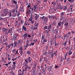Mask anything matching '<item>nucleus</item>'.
I'll use <instances>...</instances> for the list:
<instances>
[{
	"label": "nucleus",
	"mask_w": 75,
	"mask_h": 75,
	"mask_svg": "<svg viewBox=\"0 0 75 75\" xmlns=\"http://www.w3.org/2000/svg\"><path fill=\"white\" fill-rule=\"evenodd\" d=\"M32 60V58L29 57L28 58L26 59L25 60V63H26V64H28V62H31Z\"/></svg>",
	"instance_id": "1"
},
{
	"label": "nucleus",
	"mask_w": 75,
	"mask_h": 75,
	"mask_svg": "<svg viewBox=\"0 0 75 75\" xmlns=\"http://www.w3.org/2000/svg\"><path fill=\"white\" fill-rule=\"evenodd\" d=\"M7 13H8V10L7 9H5L4 10V11L2 13V16L3 17H4V16H7Z\"/></svg>",
	"instance_id": "2"
},
{
	"label": "nucleus",
	"mask_w": 75,
	"mask_h": 75,
	"mask_svg": "<svg viewBox=\"0 0 75 75\" xmlns=\"http://www.w3.org/2000/svg\"><path fill=\"white\" fill-rule=\"evenodd\" d=\"M64 19L63 20V21L61 22V21H60L57 24L58 25L59 27H63L64 26Z\"/></svg>",
	"instance_id": "3"
},
{
	"label": "nucleus",
	"mask_w": 75,
	"mask_h": 75,
	"mask_svg": "<svg viewBox=\"0 0 75 75\" xmlns=\"http://www.w3.org/2000/svg\"><path fill=\"white\" fill-rule=\"evenodd\" d=\"M24 71H25L24 69H23L22 71L21 69L19 70L18 71V75H23Z\"/></svg>",
	"instance_id": "4"
},
{
	"label": "nucleus",
	"mask_w": 75,
	"mask_h": 75,
	"mask_svg": "<svg viewBox=\"0 0 75 75\" xmlns=\"http://www.w3.org/2000/svg\"><path fill=\"white\" fill-rule=\"evenodd\" d=\"M73 5H71L69 8H68L67 11L69 12H73V10H72V8H73Z\"/></svg>",
	"instance_id": "5"
},
{
	"label": "nucleus",
	"mask_w": 75,
	"mask_h": 75,
	"mask_svg": "<svg viewBox=\"0 0 75 75\" xmlns=\"http://www.w3.org/2000/svg\"><path fill=\"white\" fill-rule=\"evenodd\" d=\"M59 1L58 0H57L55 2L54 1H53L52 3V4H53V5H56V6H58V4H59Z\"/></svg>",
	"instance_id": "6"
},
{
	"label": "nucleus",
	"mask_w": 75,
	"mask_h": 75,
	"mask_svg": "<svg viewBox=\"0 0 75 75\" xmlns=\"http://www.w3.org/2000/svg\"><path fill=\"white\" fill-rule=\"evenodd\" d=\"M52 26V24L50 25V26H48V30H47L46 31V32L47 33H49V32H50V29H51Z\"/></svg>",
	"instance_id": "7"
},
{
	"label": "nucleus",
	"mask_w": 75,
	"mask_h": 75,
	"mask_svg": "<svg viewBox=\"0 0 75 75\" xmlns=\"http://www.w3.org/2000/svg\"><path fill=\"white\" fill-rule=\"evenodd\" d=\"M42 35V40H43V42H47V39L44 38V37H45V35Z\"/></svg>",
	"instance_id": "8"
},
{
	"label": "nucleus",
	"mask_w": 75,
	"mask_h": 75,
	"mask_svg": "<svg viewBox=\"0 0 75 75\" xmlns=\"http://www.w3.org/2000/svg\"><path fill=\"white\" fill-rule=\"evenodd\" d=\"M42 20H43V21H48V18L43 16L42 17H40Z\"/></svg>",
	"instance_id": "9"
},
{
	"label": "nucleus",
	"mask_w": 75,
	"mask_h": 75,
	"mask_svg": "<svg viewBox=\"0 0 75 75\" xmlns=\"http://www.w3.org/2000/svg\"><path fill=\"white\" fill-rule=\"evenodd\" d=\"M34 16H35V20H37L40 17L39 14L37 13H35L34 15Z\"/></svg>",
	"instance_id": "10"
},
{
	"label": "nucleus",
	"mask_w": 75,
	"mask_h": 75,
	"mask_svg": "<svg viewBox=\"0 0 75 75\" xmlns=\"http://www.w3.org/2000/svg\"><path fill=\"white\" fill-rule=\"evenodd\" d=\"M58 9L62 10L63 8V6L61 5V4H59L57 7Z\"/></svg>",
	"instance_id": "11"
},
{
	"label": "nucleus",
	"mask_w": 75,
	"mask_h": 75,
	"mask_svg": "<svg viewBox=\"0 0 75 75\" xmlns=\"http://www.w3.org/2000/svg\"><path fill=\"white\" fill-rule=\"evenodd\" d=\"M28 34V33H25L22 35V37H23L24 40L27 38V37H28V35H27Z\"/></svg>",
	"instance_id": "12"
},
{
	"label": "nucleus",
	"mask_w": 75,
	"mask_h": 75,
	"mask_svg": "<svg viewBox=\"0 0 75 75\" xmlns=\"http://www.w3.org/2000/svg\"><path fill=\"white\" fill-rule=\"evenodd\" d=\"M15 11H16V10H15L14 9H13L12 10V11H11V13H14V14L13 16H12V17H16V13H15Z\"/></svg>",
	"instance_id": "13"
},
{
	"label": "nucleus",
	"mask_w": 75,
	"mask_h": 75,
	"mask_svg": "<svg viewBox=\"0 0 75 75\" xmlns=\"http://www.w3.org/2000/svg\"><path fill=\"white\" fill-rule=\"evenodd\" d=\"M49 11L50 12V13H54V11L53 10V8H50L49 9Z\"/></svg>",
	"instance_id": "14"
},
{
	"label": "nucleus",
	"mask_w": 75,
	"mask_h": 75,
	"mask_svg": "<svg viewBox=\"0 0 75 75\" xmlns=\"http://www.w3.org/2000/svg\"><path fill=\"white\" fill-rule=\"evenodd\" d=\"M17 36H15V35H13V37L12 39V40L13 41H16V40H17Z\"/></svg>",
	"instance_id": "15"
},
{
	"label": "nucleus",
	"mask_w": 75,
	"mask_h": 75,
	"mask_svg": "<svg viewBox=\"0 0 75 75\" xmlns=\"http://www.w3.org/2000/svg\"><path fill=\"white\" fill-rule=\"evenodd\" d=\"M22 30H24L25 31H27V28L24 25H23L22 28Z\"/></svg>",
	"instance_id": "16"
},
{
	"label": "nucleus",
	"mask_w": 75,
	"mask_h": 75,
	"mask_svg": "<svg viewBox=\"0 0 75 75\" xmlns=\"http://www.w3.org/2000/svg\"><path fill=\"white\" fill-rule=\"evenodd\" d=\"M37 28H38V27H36L35 26H34V27H33V26H32L31 27V29L34 30H37Z\"/></svg>",
	"instance_id": "17"
},
{
	"label": "nucleus",
	"mask_w": 75,
	"mask_h": 75,
	"mask_svg": "<svg viewBox=\"0 0 75 75\" xmlns=\"http://www.w3.org/2000/svg\"><path fill=\"white\" fill-rule=\"evenodd\" d=\"M65 15V12H62L61 13V16L62 17H64V16Z\"/></svg>",
	"instance_id": "18"
},
{
	"label": "nucleus",
	"mask_w": 75,
	"mask_h": 75,
	"mask_svg": "<svg viewBox=\"0 0 75 75\" xmlns=\"http://www.w3.org/2000/svg\"><path fill=\"white\" fill-rule=\"evenodd\" d=\"M54 34H58V29H55V30H54Z\"/></svg>",
	"instance_id": "19"
},
{
	"label": "nucleus",
	"mask_w": 75,
	"mask_h": 75,
	"mask_svg": "<svg viewBox=\"0 0 75 75\" xmlns=\"http://www.w3.org/2000/svg\"><path fill=\"white\" fill-rule=\"evenodd\" d=\"M34 64H34V65L33 66V68H34L35 69V68H36L37 67V62H35Z\"/></svg>",
	"instance_id": "20"
},
{
	"label": "nucleus",
	"mask_w": 75,
	"mask_h": 75,
	"mask_svg": "<svg viewBox=\"0 0 75 75\" xmlns=\"http://www.w3.org/2000/svg\"><path fill=\"white\" fill-rule=\"evenodd\" d=\"M8 33H10L11 34L12 33V31L11 30V29H9L8 30Z\"/></svg>",
	"instance_id": "21"
},
{
	"label": "nucleus",
	"mask_w": 75,
	"mask_h": 75,
	"mask_svg": "<svg viewBox=\"0 0 75 75\" xmlns=\"http://www.w3.org/2000/svg\"><path fill=\"white\" fill-rule=\"evenodd\" d=\"M18 44V42H16L14 41V47H16L17 46V44Z\"/></svg>",
	"instance_id": "22"
},
{
	"label": "nucleus",
	"mask_w": 75,
	"mask_h": 75,
	"mask_svg": "<svg viewBox=\"0 0 75 75\" xmlns=\"http://www.w3.org/2000/svg\"><path fill=\"white\" fill-rule=\"evenodd\" d=\"M68 24H69V23L68 22H66L65 23L64 25V26H66V27H67L68 25Z\"/></svg>",
	"instance_id": "23"
},
{
	"label": "nucleus",
	"mask_w": 75,
	"mask_h": 75,
	"mask_svg": "<svg viewBox=\"0 0 75 75\" xmlns=\"http://www.w3.org/2000/svg\"><path fill=\"white\" fill-rule=\"evenodd\" d=\"M43 60H44V61H45V62H47V60L48 59L47 58H46L45 57H43Z\"/></svg>",
	"instance_id": "24"
},
{
	"label": "nucleus",
	"mask_w": 75,
	"mask_h": 75,
	"mask_svg": "<svg viewBox=\"0 0 75 75\" xmlns=\"http://www.w3.org/2000/svg\"><path fill=\"white\" fill-rule=\"evenodd\" d=\"M38 24H39V23L36 22L34 24L35 26H36V27H37V26H38Z\"/></svg>",
	"instance_id": "25"
},
{
	"label": "nucleus",
	"mask_w": 75,
	"mask_h": 75,
	"mask_svg": "<svg viewBox=\"0 0 75 75\" xmlns=\"http://www.w3.org/2000/svg\"><path fill=\"white\" fill-rule=\"evenodd\" d=\"M67 8H68L67 7V6H64L63 7V10H64L65 11V10H67Z\"/></svg>",
	"instance_id": "26"
},
{
	"label": "nucleus",
	"mask_w": 75,
	"mask_h": 75,
	"mask_svg": "<svg viewBox=\"0 0 75 75\" xmlns=\"http://www.w3.org/2000/svg\"><path fill=\"white\" fill-rule=\"evenodd\" d=\"M50 42H51V44H50L51 45H52V44H55V42H54L53 41V40H52Z\"/></svg>",
	"instance_id": "27"
},
{
	"label": "nucleus",
	"mask_w": 75,
	"mask_h": 75,
	"mask_svg": "<svg viewBox=\"0 0 75 75\" xmlns=\"http://www.w3.org/2000/svg\"><path fill=\"white\" fill-rule=\"evenodd\" d=\"M7 30H8V28H3V31L4 32H6H6L7 31Z\"/></svg>",
	"instance_id": "28"
},
{
	"label": "nucleus",
	"mask_w": 75,
	"mask_h": 75,
	"mask_svg": "<svg viewBox=\"0 0 75 75\" xmlns=\"http://www.w3.org/2000/svg\"><path fill=\"white\" fill-rule=\"evenodd\" d=\"M30 13H31V10L30 9L27 10V14H29L30 13Z\"/></svg>",
	"instance_id": "29"
},
{
	"label": "nucleus",
	"mask_w": 75,
	"mask_h": 75,
	"mask_svg": "<svg viewBox=\"0 0 75 75\" xmlns=\"http://www.w3.org/2000/svg\"><path fill=\"white\" fill-rule=\"evenodd\" d=\"M13 67H12V69L13 70H15L16 69V66H14V65H12Z\"/></svg>",
	"instance_id": "30"
},
{
	"label": "nucleus",
	"mask_w": 75,
	"mask_h": 75,
	"mask_svg": "<svg viewBox=\"0 0 75 75\" xmlns=\"http://www.w3.org/2000/svg\"><path fill=\"white\" fill-rule=\"evenodd\" d=\"M19 52H20V54H21V56L23 55V50H21L19 51Z\"/></svg>",
	"instance_id": "31"
},
{
	"label": "nucleus",
	"mask_w": 75,
	"mask_h": 75,
	"mask_svg": "<svg viewBox=\"0 0 75 75\" xmlns=\"http://www.w3.org/2000/svg\"><path fill=\"white\" fill-rule=\"evenodd\" d=\"M37 74H35V69H33V75H36Z\"/></svg>",
	"instance_id": "32"
},
{
	"label": "nucleus",
	"mask_w": 75,
	"mask_h": 75,
	"mask_svg": "<svg viewBox=\"0 0 75 75\" xmlns=\"http://www.w3.org/2000/svg\"><path fill=\"white\" fill-rule=\"evenodd\" d=\"M69 37V36L67 34H66V35H64V39H65V38H66V37Z\"/></svg>",
	"instance_id": "33"
},
{
	"label": "nucleus",
	"mask_w": 75,
	"mask_h": 75,
	"mask_svg": "<svg viewBox=\"0 0 75 75\" xmlns=\"http://www.w3.org/2000/svg\"><path fill=\"white\" fill-rule=\"evenodd\" d=\"M11 47V45H9L8 46V48H6V50H7V51L8 50V49H9V48H10V47Z\"/></svg>",
	"instance_id": "34"
},
{
	"label": "nucleus",
	"mask_w": 75,
	"mask_h": 75,
	"mask_svg": "<svg viewBox=\"0 0 75 75\" xmlns=\"http://www.w3.org/2000/svg\"><path fill=\"white\" fill-rule=\"evenodd\" d=\"M71 34L74 35V34H75V31H74L73 30H71Z\"/></svg>",
	"instance_id": "35"
},
{
	"label": "nucleus",
	"mask_w": 75,
	"mask_h": 75,
	"mask_svg": "<svg viewBox=\"0 0 75 75\" xmlns=\"http://www.w3.org/2000/svg\"><path fill=\"white\" fill-rule=\"evenodd\" d=\"M72 51H71V50H70L68 53L69 55H72Z\"/></svg>",
	"instance_id": "36"
},
{
	"label": "nucleus",
	"mask_w": 75,
	"mask_h": 75,
	"mask_svg": "<svg viewBox=\"0 0 75 75\" xmlns=\"http://www.w3.org/2000/svg\"><path fill=\"white\" fill-rule=\"evenodd\" d=\"M27 54L28 55H30L31 54V52L29 51H27Z\"/></svg>",
	"instance_id": "37"
},
{
	"label": "nucleus",
	"mask_w": 75,
	"mask_h": 75,
	"mask_svg": "<svg viewBox=\"0 0 75 75\" xmlns=\"http://www.w3.org/2000/svg\"><path fill=\"white\" fill-rule=\"evenodd\" d=\"M64 59V58H62V57H61L60 61L61 62H62Z\"/></svg>",
	"instance_id": "38"
},
{
	"label": "nucleus",
	"mask_w": 75,
	"mask_h": 75,
	"mask_svg": "<svg viewBox=\"0 0 75 75\" xmlns=\"http://www.w3.org/2000/svg\"><path fill=\"white\" fill-rule=\"evenodd\" d=\"M54 42H55L54 46H57V45H58V44H57V43L56 42V40H54Z\"/></svg>",
	"instance_id": "39"
},
{
	"label": "nucleus",
	"mask_w": 75,
	"mask_h": 75,
	"mask_svg": "<svg viewBox=\"0 0 75 75\" xmlns=\"http://www.w3.org/2000/svg\"><path fill=\"white\" fill-rule=\"evenodd\" d=\"M37 5H34L33 6L34 8H35V9H37Z\"/></svg>",
	"instance_id": "40"
},
{
	"label": "nucleus",
	"mask_w": 75,
	"mask_h": 75,
	"mask_svg": "<svg viewBox=\"0 0 75 75\" xmlns=\"http://www.w3.org/2000/svg\"><path fill=\"white\" fill-rule=\"evenodd\" d=\"M20 11L18 12L17 14V17H18L20 16Z\"/></svg>",
	"instance_id": "41"
},
{
	"label": "nucleus",
	"mask_w": 75,
	"mask_h": 75,
	"mask_svg": "<svg viewBox=\"0 0 75 75\" xmlns=\"http://www.w3.org/2000/svg\"><path fill=\"white\" fill-rule=\"evenodd\" d=\"M69 2H71V3H73V1H74V0H68Z\"/></svg>",
	"instance_id": "42"
},
{
	"label": "nucleus",
	"mask_w": 75,
	"mask_h": 75,
	"mask_svg": "<svg viewBox=\"0 0 75 75\" xmlns=\"http://www.w3.org/2000/svg\"><path fill=\"white\" fill-rule=\"evenodd\" d=\"M43 22H44L43 23V24H47V21H43Z\"/></svg>",
	"instance_id": "43"
},
{
	"label": "nucleus",
	"mask_w": 75,
	"mask_h": 75,
	"mask_svg": "<svg viewBox=\"0 0 75 75\" xmlns=\"http://www.w3.org/2000/svg\"><path fill=\"white\" fill-rule=\"evenodd\" d=\"M49 18H54V17L52 16H49Z\"/></svg>",
	"instance_id": "44"
},
{
	"label": "nucleus",
	"mask_w": 75,
	"mask_h": 75,
	"mask_svg": "<svg viewBox=\"0 0 75 75\" xmlns=\"http://www.w3.org/2000/svg\"><path fill=\"white\" fill-rule=\"evenodd\" d=\"M31 17L29 19V20H28V21H31L32 20V18H33V16H30Z\"/></svg>",
	"instance_id": "45"
},
{
	"label": "nucleus",
	"mask_w": 75,
	"mask_h": 75,
	"mask_svg": "<svg viewBox=\"0 0 75 75\" xmlns=\"http://www.w3.org/2000/svg\"><path fill=\"white\" fill-rule=\"evenodd\" d=\"M67 34L68 35H69H69H71V33L70 32H69L67 33Z\"/></svg>",
	"instance_id": "46"
},
{
	"label": "nucleus",
	"mask_w": 75,
	"mask_h": 75,
	"mask_svg": "<svg viewBox=\"0 0 75 75\" xmlns=\"http://www.w3.org/2000/svg\"><path fill=\"white\" fill-rule=\"evenodd\" d=\"M67 42H68L66 41L63 43V44L64 45V46H66V44H67Z\"/></svg>",
	"instance_id": "47"
},
{
	"label": "nucleus",
	"mask_w": 75,
	"mask_h": 75,
	"mask_svg": "<svg viewBox=\"0 0 75 75\" xmlns=\"http://www.w3.org/2000/svg\"><path fill=\"white\" fill-rule=\"evenodd\" d=\"M43 54H44V55L47 56V52H44L43 53Z\"/></svg>",
	"instance_id": "48"
},
{
	"label": "nucleus",
	"mask_w": 75,
	"mask_h": 75,
	"mask_svg": "<svg viewBox=\"0 0 75 75\" xmlns=\"http://www.w3.org/2000/svg\"><path fill=\"white\" fill-rule=\"evenodd\" d=\"M64 19V17H62V18H60V20H61L62 21H63V19Z\"/></svg>",
	"instance_id": "49"
},
{
	"label": "nucleus",
	"mask_w": 75,
	"mask_h": 75,
	"mask_svg": "<svg viewBox=\"0 0 75 75\" xmlns=\"http://www.w3.org/2000/svg\"><path fill=\"white\" fill-rule=\"evenodd\" d=\"M13 3H15V4H17V2L16 1L13 0Z\"/></svg>",
	"instance_id": "50"
},
{
	"label": "nucleus",
	"mask_w": 75,
	"mask_h": 75,
	"mask_svg": "<svg viewBox=\"0 0 75 75\" xmlns=\"http://www.w3.org/2000/svg\"><path fill=\"white\" fill-rule=\"evenodd\" d=\"M44 29H45V30L46 29H48V26H45L44 27Z\"/></svg>",
	"instance_id": "51"
},
{
	"label": "nucleus",
	"mask_w": 75,
	"mask_h": 75,
	"mask_svg": "<svg viewBox=\"0 0 75 75\" xmlns=\"http://www.w3.org/2000/svg\"><path fill=\"white\" fill-rule=\"evenodd\" d=\"M57 10V8H53V11H56Z\"/></svg>",
	"instance_id": "52"
},
{
	"label": "nucleus",
	"mask_w": 75,
	"mask_h": 75,
	"mask_svg": "<svg viewBox=\"0 0 75 75\" xmlns=\"http://www.w3.org/2000/svg\"><path fill=\"white\" fill-rule=\"evenodd\" d=\"M9 17H11V12H10V11L9 12Z\"/></svg>",
	"instance_id": "53"
},
{
	"label": "nucleus",
	"mask_w": 75,
	"mask_h": 75,
	"mask_svg": "<svg viewBox=\"0 0 75 75\" xmlns=\"http://www.w3.org/2000/svg\"><path fill=\"white\" fill-rule=\"evenodd\" d=\"M13 65H14L15 66V65L16 64V62H13Z\"/></svg>",
	"instance_id": "54"
},
{
	"label": "nucleus",
	"mask_w": 75,
	"mask_h": 75,
	"mask_svg": "<svg viewBox=\"0 0 75 75\" xmlns=\"http://www.w3.org/2000/svg\"><path fill=\"white\" fill-rule=\"evenodd\" d=\"M71 58H75V55L74 54V56H72V57H71Z\"/></svg>",
	"instance_id": "55"
},
{
	"label": "nucleus",
	"mask_w": 75,
	"mask_h": 75,
	"mask_svg": "<svg viewBox=\"0 0 75 75\" xmlns=\"http://www.w3.org/2000/svg\"><path fill=\"white\" fill-rule=\"evenodd\" d=\"M54 53H52V54L51 55V57L52 58H53V57H54Z\"/></svg>",
	"instance_id": "56"
},
{
	"label": "nucleus",
	"mask_w": 75,
	"mask_h": 75,
	"mask_svg": "<svg viewBox=\"0 0 75 75\" xmlns=\"http://www.w3.org/2000/svg\"><path fill=\"white\" fill-rule=\"evenodd\" d=\"M15 36L17 37V36H18V34L17 33H16L15 34Z\"/></svg>",
	"instance_id": "57"
},
{
	"label": "nucleus",
	"mask_w": 75,
	"mask_h": 75,
	"mask_svg": "<svg viewBox=\"0 0 75 75\" xmlns=\"http://www.w3.org/2000/svg\"><path fill=\"white\" fill-rule=\"evenodd\" d=\"M61 35H59L58 36V38H61Z\"/></svg>",
	"instance_id": "58"
},
{
	"label": "nucleus",
	"mask_w": 75,
	"mask_h": 75,
	"mask_svg": "<svg viewBox=\"0 0 75 75\" xmlns=\"http://www.w3.org/2000/svg\"><path fill=\"white\" fill-rule=\"evenodd\" d=\"M3 62H4V63H6V60H5V59H3Z\"/></svg>",
	"instance_id": "59"
},
{
	"label": "nucleus",
	"mask_w": 75,
	"mask_h": 75,
	"mask_svg": "<svg viewBox=\"0 0 75 75\" xmlns=\"http://www.w3.org/2000/svg\"><path fill=\"white\" fill-rule=\"evenodd\" d=\"M51 69H52V68H51V66H50L49 67V71H51Z\"/></svg>",
	"instance_id": "60"
},
{
	"label": "nucleus",
	"mask_w": 75,
	"mask_h": 75,
	"mask_svg": "<svg viewBox=\"0 0 75 75\" xmlns=\"http://www.w3.org/2000/svg\"><path fill=\"white\" fill-rule=\"evenodd\" d=\"M20 50H23V48L22 47H21L19 48Z\"/></svg>",
	"instance_id": "61"
},
{
	"label": "nucleus",
	"mask_w": 75,
	"mask_h": 75,
	"mask_svg": "<svg viewBox=\"0 0 75 75\" xmlns=\"http://www.w3.org/2000/svg\"><path fill=\"white\" fill-rule=\"evenodd\" d=\"M30 44L31 45H34V43L33 42L32 43V42H31Z\"/></svg>",
	"instance_id": "62"
},
{
	"label": "nucleus",
	"mask_w": 75,
	"mask_h": 75,
	"mask_svg": "<svg viewBox=\"0 0 75 75\" xmlns=\"http://www.w3.org/2000/svg\"><path fill=\"white\" fill-rule=\"evenodd\" d=\"M3 19H5V21H7V18H4Z\"/></svg>",
	"instance_id": "63"
},
{
	"label": "nucleus",
	"mask_w": 75,
	"mask_h": 75,
	"mask_svg": "<svg viewBox=\"0 0 75 75\" xmlns=\"http://www.w3.org/2000/svg\"><path fill=\"white\" fill-rule=\"evenodd\" d=\"M28 37H31V36L30 34H28Z\"/></svg>",
	"instance_id": "64"
}]
</instances>
